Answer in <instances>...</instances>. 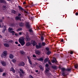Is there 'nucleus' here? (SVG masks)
<instances>
[{"label":"nucleus","mask_w":78,"mask_h":78,"mask_svg":"<svg viewBox=\"0 0 78 78\" xmlns=\"http://www.w3.org/2000/svg\"><path fill=\"white\" fill-rule=\"evenodd\" d=\"M45 43L44 42L42 43V45H43V46H45Z\"/></svg>","instance_id":"nucleus-37"},{"label":"nucleus","mask_w":78,"mask_h":78,"mask_svg":"<svg viewBox=\"0 0 78 78\" xmlns=\"http://www.w3.org/2000/svg\"><path fill=\"white\" fill-rule=\"evenodd\" d=\"M26 41H30V37L28 36H27L26 37Z\"/></svg>","instance_id":"nucleus-16"},{"label":"nucleus","mask_w":78,"mask_h":78,"mask_svg":"<svg viewBox=\"0 0 78 78\" xmlns=\"http://www.w3.org/2000/svg\"><path fill=\"white\" fill-rule=\"evenodd\" d=\"M41 40H42V41L44 40V37H41Z\"/></svg>","instance_id":"nucleus-46"},{"label":"nucleus","mask_w":78,"mask_h":78,"mask_svg":"<svg viewBox=\"0 0 78 78\" xmlns=\"http://www.w3.org/2000/svg\"><path fill=\"white\" fill-rule=\"evenodd\" d=\"M18 16H21V14H19Z\"/></svg>","instance_id":"nucleus-53"},{"label":"nucleus","mask_w":78,"mask_h":78,"mask_svg":"<svg viewBox=\"0 0 78 78\" xmlns=\"http://www.w3.org/2000/svg\"><path fill=\"white\" fill-rule=\"evenodd\" d=\"M50 69L49 68L46 69L45 71H44V73L45 74L48 76H51V74L49 72Z\"/></svg>","instance_id":"nucleus-1"},{"label":"nucleus","mask_w":78,"mask_h":78,"mask_svg":"<svg viewBox=\"0 0 78 78\" xmlns=\"http://www.w3.org/2000/svg\"><path fill=\"white\" fill-rule=\"evenodd\" d=\"M15 35L16 36H19V34H15Z\"/></svg>","instance_id":"nucleus-44"},{"label":"nucleus","mask_w":78,"mask_h":78,"mask_svg":"<svg viewBox=\"0 0 78 78\" xmlns=\"http://www.w3.org/2000/svg\"><path fill=\"white\" fill-rule=\"evenodd\" d=\"M13 41L12 40H11L9 41V42H11V43H12V42Z\"/></svg>","instance_id":"nucleus-48"},{"label":"nucleus","mask_w":78,"mask_h":78,"mask_svg":"<svg viewBox=\"0 0 78 78\" xmlns=\"http://www.w3.org/2000/svg\"><path fill=\"white\" fill-rule=\"evenodd\" d=\"M36 72H38V70H36Z\"/></svg>","instance_id":"nucleus-60"},{"label":"nucleus","mask_w":78,"mask_h":78,"mask_svg":"<svg viewBox=\"0 0 78 78\" xmlns=\"http://www.w3.org/2000/svg\"><path fill=\"white\" fill-rule=\"evenodd\" d=\"M51 52L50 51H48V52L47 53V55H50L51 53Z\"/></svg>","instance_id":"nucleus-38"},{"label":"nucleus","mask_w":78,"mask_h":78,"mask_svg":"<svg viewBox=\"0 0 78 78\" xmlns=\"http://www.w3.org/2000/svg\"><path fill=\"white\" fill-rule=\"evenodd\" d=\"M26 26L27 28H29L30 27L29 23H27Z\"/></svg>","instance_id":"nucleus-11"},{"label":"nucleus","mask_w":78,"mask_h":78,"mask_svg":"<svg viewBox=\"0 0 78 78\" xmlns=\"http://www.w3.org/2000/svg\"><path fill=\"white\" fill-rule=\"evenodd\" d=\"M62 74L63 76H65V75H66V74H65V73H64V72H63Z\"/></svg>","instance_id":"nucleus-41"},{"label":"nucleus","mask_w":78,"mask_h":78,"mask_svg":"<svg viewBox=\"0 0 78 78\" xmlns=\"http://www.w3.org/2000/svg\"><path fill=\"white\" fill-rule=\"evenodd\" d=\"M19 66H25V63L23 62H21L19 64Z\"/></svg>","instance_id":"nucleus-6"},{"label":"nucleus","mask_w":78,"mask_h":78,"mask_svg":"<svg viewBox=\"0 0 78 78\" xmlns=\"http://www.w3.org/2000/svg\"><path fill=\"white\" fill-rule=\"evenodd\" d=\"M63 41H64L63 39H62V40L61 41V42H63Z\"/></svg>","instance_id":"nucleus-51"},{"label":"nucleus","mask_w":78,"mask_h":78,"mask_svg":"<svg viewBox=\"0 0 78 78\" xmlns=\"http://www.w3.org/2000/svg\"><path fill=\"white\" fill-rule=\"evenodd\" d=\"M0 22H3V21H2V20H1L0 21Z\"/></svg>","instance_id":"nucleus-59"},{"label":"nucleus","mask_w":78,"mask_h":78,"mask_svg":"<svg viewBox=\"0 0 78 78\" xmlns=\"http://www.w3.org/2000/svg\"><path fill=\"white\" fill-rule=\"evenodd\" d=\"M52 63L54 62H57V61H56V58H53V60L52 61Z\"/></svg>","instance_id":"nucleus-12"},{"label":"nucleus","mask_w":78,"mask_h":78,"mask_svg":"<svg viewBox=\"0 0 78 78\" xmlns=\"http://www.w3.org/2000/svg\"><path fill=\"white\" fill-rule=\"evenodd\" d=\"M20 46V44H18V46Z\"/></svg>","instance_id":"nucleus-58"},{"label":"nucleus","mask_w":78,"mask_h":78,"mask_svg":"<svg viewBox=\"0 0 78 78\" xmlns=\"http://www.w3.org/2000/svg\"><path fill=\"white\" fill-rule=\"evenodd\" d=\"M20 72H21L22 73H23V69L22 68H20Z\"/></svg>","instance_id":"nucleus-29"},{"label":"nucleus","mask_w":78,"mask_h":78,"mask_svg":"<svg viewBox=\"0 0 78 78\" xmlns=\"http://www.w3.org/2000/svg\"><path fill=\"white\" fill-rule=\"evenodd\" d=\"M61 70L62 72H64L65 71H66V69L64 68H62Z\"/></svg>","instance_id":"nucleus-20"},{"label":"nucleus","mask_w":78,"mask_h":78,"mask_svg":"<svg viewBox=\"0 0 78 78\" xmlns=\"http://www.w3.org/2000/svg\"><path fill=\"white\" fill-rule=\"evenodd\" d=\"M49 60V58H46L44 60V62H47V61Z\"/></svg>","instance_id":"nucleus-15"},{"label":"nucleus","mask_w":78,"mask_h":78,"mask_svg":"<svg viewBox=\"0 0 78 78\" xmlns=\"http://www.w3.org/2000/svg\"><path fill=\"white\" fill-rule=\"evenodd\" d=\"M45 66L46 67H47V68L48 67V64H46V65H45Z\"/></svg>","instance_id":"nucleus-43"},{"label":"nucleus","mask_w":78,"mask_h":78,"mask_svg":"<svg viewBox=\"0 0 78 78\" xmlns=\"http://www.w3.org/2000/svg\"><path fill=\"white\" fill-rule=\"evenodd\" d=\"M35 67V64H34L33 65V67Z\"/></svg>","instance_id":"nucleus-55"},{"label":"nucleus","mask_w":78,"mask_h":78,"mask_svg":"<svg viewBox=\"0 0 78 78\" xmlns=\"http://www.w3.org/2000/svg\"><path fill=\"white\" fill-rule=\"evenodd\" d=\"M1 63L3 66H5L6 65V62L4 61H1Z\"/></svg>","instance_id":"nucleus-8"},{"label":"nucleus","mask_w":78,"mask_h":78,"mask_svg":"<svg viewBox=\"0 0 78 78\" xmlns=\"http://www.w3.org/2000/svg\"><path fill=\"white\" fill-rule=\"evenodd\" d=\"M66 71H70L71 70V69H66Z\"/></svg>","instance_id":"nucleus-31"},{"label":"nucleus","mask_w":78,"mask_h":78,"mask_svg":"<svg viewBox=\"0 0 78 78\" xmlns=\"http://www.w3.org/2000/svg\"><path fill=\"white\" fill-rule=\"evenodd\" d=\"M8 55L7 51H5L3 52L2 53L1 55V56L2 58H3L4 56H6Z\"/></svg>","instance_id":"nucleus-3"},{"label":"nucleus","mask_w":78,"mask_h":78,"mask_svg":"<svg viewBox=\"0 0 78 78\" xmlns=\"http://www.w3.org/2000/svg\"><path fill=\"white\" fill-rule=\"evenodd\" d=\"M70 54H73V52L71 51L70 52Z\"/></svg>","instance_id":"nucleus-54"},{"label":"nucleus","mask_w":78,"mask_h":78,"mask_svg":"<svg viewBox=\"0 0 78 78\" xmlns=\"http://www.w3.org/2000/svg\"><path fill=\"white\" fill-rule=\"evenodd\" d=\"M15 43L16 44H18V42H17V41L15 42Z\"/></svg>","instance_id":"nucleus-52"},{"label":"nucleus","mask_w":78,"mask_h":78,"mask_svg":"<svg viewBox=\"0 0 78 78\" xmlns=\"http://www.w3.org/2000/svg\"><path fill=\"white\" fill-rule=\"evenodd\" d=\"M0 38H2V35H0Z\"/></svg>","instance_id":"nucleus-57"},{"label":"nucleus","mask_w":78,"mask_h":78,"mask_svg":"<svg viewBox=\"0 0 78 78\" xmlns=\"http://www.w3.org/2000/svg\"><path fill=\"white\" fill-rule=\"evenodd\" d=\"M1 27H2L1 26V25L0 24V28H1Z\"/></svg>","instance_id":"nucleus-64"},{"label":"nucleus","mask_w":78,"mask_h":78,"mask_svg":"<svg viewBox=\"0 0 78 78\" xmlns=\"http://www.w3.org/2000/svg\"><path fill=\"white\" fill-rule=\"evenodd\" d=\"M4 45L5 46V47H9V44H4Z\"/></svg>","instance_id":"nucleus-23"},{"label":"nucleus","mask_w":78,"mask_h":78,"mask_svg":"<svg viewBox=\"0 0 78 78\" xmlns=\"http://www.w3.org/2000/svg\"><path fill=\"white\" fill-rule=\"evenodd\" d=\"M75 68V69H77L78 68V65L76 64L74 66Z\"/></svg>","instance_id":"nucleus-26"},{"label":"nucleus","mask_w":78,"mask_h":78,"mask_svg":"<svg viewBox=\"0 0 78 78\" xmlns=\"http://www.w3.org/2000/svg\"><path fill=\"white\" fill-rule=\"evenodd\" d=\"M41 47H42V45L41 43H39L38 45H36V47L37 48H41Z\"/></svg>","instance_id":"nucleus-7"},{"label":"nucleus","mask_w":78,"mask_h":78,"mask_svg":"<svg viewBox=\"0 0 78 78\" xmlns=\"http://www.w3.org/2000/svg\"><path fill=\"white\" fill-rule=\"evenodd\" d=\"M12 61L13 62H14V63H15L16 62V59H13V60H12Z\"/></svg>","instance_id":"nucleus-30"},{"label":"nucleus","mask_w":78,"mask_h":78,"mask_svg":"<svg viewBox=\"0 0 78 78\" xmlns=\"http://www.w3.org/2000/svg\"><path fill=\"white\" fill-rule=\"evenodd\" d=\"M19 8L21 10H23V8L19 6Z\"/></svg>","instance_id":"nucleus-33"},{"label":"nucleus","mask_w":78,"mask_h":78,"mask_svg":"<svg viewBox=\"0 0 78 78\" xmlns=\"http://www.w3.org/2000/svg\"><path fill=\"white\" fill-rule=\"evenodd\" d=\"M31 43L32 45H33V46H34V45H36V42H35V41L34 40H32L31 41Z\"/></svg>","instance_id":"nucleus-5"},{"label":"nucleus","mask_w":78,"mask_h":78,"mask_svg":"<svg viewBox=\"0 0 78 78\" xmlns=\"http://www.w3.org/2000/svg\"><path fill=\"white\" fill-rule=\"evenodd\" d=\"M12 35H14V33H12Z\"/></svg>","instance_id":"nucleus-62"},{"label":"nucleus","mask_w":78,"mask_h":78,"mask_svg":"<svg viewBox=\"0 0 78 78\" xmlns=\"http://www.w3.org/2000/svg\"><path fill=\"white\" fill-rule=\"evenodd\" d=\"M35 53L36 54V55H39L40 54H41V52L39 50H36L35 51Z\"/></svg>","instance_id":"nucleus-10"},{"label":"nucleus","mask_w":78,"mask_h":78,"mask_svg":"<svg viewBox=\"0 0 78 78\" xmlns=\"http://www.w3.org/2000/svg\"><path fill=\"white\" fill-rule=\"evenodd\" d=\"M31 43L29 42L27 43L26 44V45L27 46H29L30 45Z\"/></svg>","instance_id":"nucleus-21"},{"label":"nucleus","mask_w":78,"mask_h":78,"mask_svg":"<svg viewBox=\"0 0 78 78\" xmlns=\"http://www.w3.org/2000/svg\"><path fill=\"white\" fill-rule=\"evenodd\" d=\"M46 50H47L48 51V50H49V48H46Z\"/></svg>","instance_id":"nucleus-49"},{"label":"nucleus","mask_w":78,"mask_h":78,"mask_svg":"<svg viewBox=\"0 0 78 78\" xmlns=\"http://www.w3.org/2000/svg\"><path fill=\"white\" fill-rule=\"evenodd\" d=\"M29 31L30 33H33V30L32 29H30L29 30Z\"/></svg>","instance_id":"nucleus-32"},{"label":"nucleus","mask_w":78,"mask_h":78,"mask_svg":"<svg viewBox=\"0 0 78 78\" xmlns=\"http://www.w3.org/2000/svg\"><path fill=\"white\" fill-rule=\"evenodd\" d=\"M9 58L10 59H12V58H13V55L12 54H10L9 55Z\"/></svg>","instance_id":"nucleus-19"},{"label":"nucleus","mask_w":78,"mask_h":78,"mask_svg":"<svg viewBox=\"0 0 78 78\" xmlns=\"http://www.w3.org/2000/svg\"><path fill=\"white\" fill-rule=\"evenodd\" d=\"M6 73H4L3 74H2V76H6Z\"/></svg>","instance_id":"nucleus-36"},{"label":"nucleus","mask_w":78,"mask_h":78,"mask_svg":"<svg viewBox=\"0 0 78 78\" xmlns=\"http://www.w3.org/2000/svg\"><path fill=\"white\" fill-rule=\"evenodd\" d=\"M51 67L53 69H56V66H52Z\"/></svg>","instance_id":"nucleus-24"},{"label":"nucleus","mask_w":78,"mask_h":78,"mask_svg":"<svg viewBox=\"0 0 78 78\" xmlns=\"http://www.w3.org/2000/svg\"><path fill=\"white\" fill-rule=\"evenodd\" d=\"M23 3V4H25V2H24Z\"/></svg>","instance_id":"nucleus-61"},{"label":"nucleus","mask_w":78,"mask_h":78,"mask_svg":"<svg viewBox=\"0 0 78 78\" xmlns=\"http://www.w3.org/2000/svg\"><path fill=\"white\" fill-rule=\"evenodd\" d=\"M48 63L49 64H50L51 65V62H50V61L49 60L48 61Z\"/></svg>","instance_id":"nucleus-40"},{"label":"nucleus","mask_w":78,"mask_h":78,"mask_svg":"<svg viewBox=\"0 0 78 78\" xmlns=\"http://www.w3.org/2000/svg\"><path fill=\"white\" fill-rule=\"evenodd\" d=\"M22 30V28H19V29H18V31H20Z\"/></svg>","instance_id":"nucleus-35"},{"label":"nucleus","mask_w":78,"mask_h":78,"mask_svg":"<svg viewBox=\"0 0 78 78\" xmlns=\"http://www.w3.org/2000/svg\"><path fill=\"white\" fill-rule=\"evenodd\" d=\"M19 42L21 44L22 46H23V45L25 44V41H24V39L22 38H20L19 40Z\"/></svg>","instance_id":"nucleus-2"},{"label":"nucleus","mask_w":78,"mask_h":78,"mask_svg":"<svg viewBox=\"0 0 78 78\" xmlns=\"http://www.w3.org/2000/svg\"><path fill=\"white\" fill-rule=\"evenodd\" d=\"M33 57H34V58H36V55H33Z\"/></svg>","instance_id":"nucleus-45"},{"label":"nucleus","mask_w":78,"mask_h":78,"mask_svg":"<svg viewBox=\"0 0 78 78\" xmlns=\"http://www.w3.org/2000/svg\"><path fill=\"white\" fill-rule=\"evenodd\" d=\"M20 19V17L19 16H16L15 18L16 20H19Z\"/></svg>","instance_id":"nucleus-18"},{"label":"nucleus","mask_w":78,"mask_h":78,"mask_svg":"<svg viewBox=\"0 0 78 78\" xmlns=\"http://www.w3.org/2000/svg\"><path fill=\"white\" fill-rule=\"evenodd\" d=\"M32 6H34V5H33V3H32Z\"/></svg>","instance_id":"nucleus-63"},{"label":"nucleus","mask_w":78,"mask_h":78,"mask_svg":"<svg viewBox=\"0 0 78 78\" xmlns=\"http://www.w3.org/2000/svg\"><path fill=\"white\" fill-rule=\"evenodd\" d=\"M19 25L20 27H23V23H20Z\"/></svg>","instance_id":"nucleus-17"},{"label":"nucleus","mask_w":78,"mask_h":78,"mask_svg":"<svg viewBox=\"0 0 78 78\" xmlns=\"http://www.w3.org/2000/svg\"><path fill=\"white\" fill-rule=\"evenodd\" d=\"M38 61H43V58H41L39 59H38Z\"/></svg>","instance_id":"nucleus-25"},{"label":"nucleus","mask_w":78,"mask_h":78,"mask_svg":"<svg viewBox=\"0 0 78 78\" xmlns=\"http://www.w3.org/2000/svg\"><path fill=\"white\" fill-rule=\"evenodd\" d=\"M28 61L29 62V64L30 65H32V62H31V60H30V59H29V58L28 59Z\"/></svg>","instance_id":"nucleus-22"},{"label":"nucleus","mask_w":78,"mask_h":78,"mask_svg":"<svg viewBox=\"0 0 78 78\" xmlns=\"http://www.w3.org/2000/svg\"><path fill=\"white\" fill-rule=\"evenodd\" d=\"M39 67L42 70H43V68H42V66H39Z\"/></svg>","instance_id":"nucleus-34"},{"label":"nucleus","mask_w":78,"mask_h":78,"mask_svg":"<svg viewBox=\"0 0 78 78\" xmlns=\"http://www.w3.org/2000/svg\"><path fill=\"white\" fill-rule=\"evenodd\" d=\"M3 72V69L0 68V72Z\"/></svg>","instance_id":"nucleus-39"},{"label":"nucleus","mask_w":78,"mask_h":78,"mask_svg":"<svg viewBox=\"0 0 78 78\" xmlns=\"http://www.w3.org/2000/svg\"><path fill=\"white\" fill-rule=\"evenodd\" d=\"M29 78H33V77L31 75L29 76Z\"/></svg>","instance_id":"nucleus-42"},{"label":"nucleus","mask_w":78,"mask_h":78,"mask_svg":"<svg viewBox=\"0 0 78 78\" xmlns=\"http://www.w3.org/2000/svg\"><path fill=\"white\" fill-rule=\"evenodd\" d=\"M8 30L10 33H15L14 31H13V29L12 28L9 27L8 29Z\"/></svg>","instance_id":"nucleus-4"},{"label":"nucleus","mask_w":78,"mask_h":78,"mask_svg":"<svg viewBox=\"0 0 78 78\" xmlns=\"http://www.w3.org/2000/svg\"><path fill=\"white\" fill-rule=\"evenodd\" d=\"M10 70V71H12L13 73H15V70H14V69L12 67L11 68Z\"/></svg>","instance_id":"nucleus-14"},{"label":"nucleus","mask_w":78,"mask_h":78,"mask_svg":"<svg viewBox=\"0 0 78 78\" xmlns=\"http://www.w3.org/2000/svg\"><path fill=\"white\" fill-rule=\"evenodd\" d=\"M22 32H20V33H19V35H22Z\"/></svg>","instance_id":"nucleus-47"},{"label":"nucleus","mask_w":78,"mask_h":78,"mask_svg":"<svg viewBox=\"0 0 78 78\" xmlns=\"http://www.w3.org/2000/svg\"><path fill=\"white\" fill-rule=\"evenodd\" d=\"M20 53H21V54H22L23 55V54H25V52L22 51H20Z\"/></svg>","instance_id":"nucleus-28"},{"label":"nucleus","mask_w":78,"mask_h":78,"mask_svg":"<svg viewBox=\"0 0 78 78\" xmlns=\"http://www.w3.org/2000/svg\"><path fill=\"white\" fill-rule=\"evenodd\" d=\"M12 13H13V14H16V11L14 10H12Z\"/></svg>","instance_id":"nucleus-27"},{"label":"nucleus","mask_w":78,"mask_h":78,"mask_svg":"<svg viewBox=\"0 0 78 78\" xmlns=\"http://www.w3.org/2000/svg\"><path fill=\"white\" fill-rule=\"evenodd\" d=\"M3 8H6V6L3 5Z\"/></svg>","instance_id":"nucleus-50"},{"label":"nucleus","mask_w":78,"mask_h":78,"mask_svg":"<svg viewBox=\"0 0 78 78\" xmlns=\"http://www.w3.org/2000/svg\"><path fill=\"white\" fill-rule=\"evenodd\" d=\"M6 26H4V27H3V29L2 30V33H4L6 31Z\"/></svg>","instance_id":"nucleus-9"},{"label":"nucleus","mask_w":78,"mask_h":78,"mask_svg":"<svg viewBox=\"0 0 78 78\" xmlns=\"http://www.w3.org/2000/svg\"><path fill=\"white\" fill-rule=\"evenodd\" d=\"M78 13L76 12V16H77L78 15Z\"/></svg>","instance_id":"nucleus-56"},{"label":"nucleus","mask_w":78,"mask_h":78,"mask_svg":"<svg viewBox=\"0 0 78 78\" xmlns=\"http://www.w3.org/2000/svg\"><path fill=\"white\" fill-rule=\"evenodd\" d=\"M0 2L1 3H5V4L6 3V2L5 0H0Z\"/></svg>","instance_id":"nucleus-13"}]
</instances>
